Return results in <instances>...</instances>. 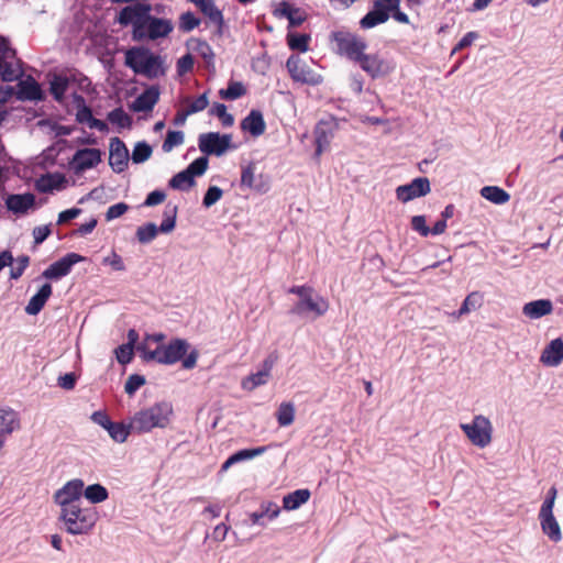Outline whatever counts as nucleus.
Segmentation results:
<instances>
[{
    "mask_svg": "<svg viewBox=\"0 0 563 563\" xmlns=\"http://www.w3.org/2000/svg\"><path fill=\"white\" fill-rule=\"evenodd\" d=\"M184 143V133L181 131H168L163 142L162 150L165 153Z\"/></svg>",
    "mask_w": 563,
    "mask_h": 563,
    "instance_id": "49",
    "label": "nucleus"
},
{
    "mask_svg": "<svg viewBox=\"0 0 563 563\" xmlns=\"http://www.w3.org/2000/svg\"><path fill=\"white\" fill-rule=\"evenodd\" d=\"M265 121L260 110H252L241 122V129L257 137L265 132Z\"/></svg>",
    "mask_w": 563,
    "mask_h": 563,
    "instance_id": "28",
    "label": "nucleus"
},
{
    "mask_svg": "<svg viewBox=\"0 0 563 563\" xmlns=\"http://www.w3.org/2000/svg\"><path fill=\"white\" fill-rule=\"evenodd\" d=\"M109 164L115 173L123 172L129 162V151L124 142L119 137L110 140Z\"/></svg>",
    "mask_w": 563,
    "mask_h": 563,
    "instance_id": "19",
    "label": "nucleus"
},
{
    "mask_svg": "<svg viewBox=\"0 0 563 563\" xmlns=\"http://www.w3.org/2000/svg\"><path fill=\"white\" fill-rule=\"evenodd\" d=\"M356 64L372 79L384 78L391 74L396 68V65L391 59L385 58L377 53L366 54L364 52Z\"/></svg>",
    "mask_w": 563,
    "mask_h": 563,
    "instance_id": "9",
    "label": "nucleus"
},
{
    "mask_svg": "<svg viewBox=\"0 0 563 563\" xmlns=\"http://www.w3.org/2000/svg\"><path fill=\"white\" fill-rule=\"evenodd\" d=\"M84 495L91 504L102 503L109 497L107 488L100 484L89 485L84 489Z\"/></svg>",
    "mask_w": 563,
    "mask_h": 563,
    "instance_id": "42",
    "label": "nucleus"
},
{
    "mask_svg": "<svg viewBox=\"0 0 563 563\" xmlns=\"http://www.w3.org/2000/svg\"><path fill=\"white\" fill-rule=\"evenodd\" d=\"M15 49L2 38L0 41V77L3 81H14L22 76L20 60H15Z\"/></svg>",
    "mask_w": 563,
    "mask_h": 563,
    "instance_id": "10",
    "label": "nucleus"
},
{
    "mask_svg": "<svg viewBox=\"0 0 563 563\" xmlns=\"http://www.w3.org/2000/svg\"><path fill=\"white\" fill-rule=\"evenodd\" d=\"M181 102L184 104H187L186 108H184L187 113L190 115L200 111H203L209 106V98L208 92H203L196 99H191L190 97H185Z\"/></svg>",
    "mask_w": 563,
    "mask_h": 563,
    "instance_id": "41",
    "label": "nucleus"
},
{
    "mask_svg": "<svg viewBox=\"0 0 563 563\" xmlns=\"http://www.w3.org/2000/svg\"><path fill=\"white\" fill-rule=\"evenodd\" d=\"M287 70L296 82L317 86L322 82L321 75L310 69L298 54H291L286 62Z\"/></svg>",
    "mask_w": 563,
    "mask_h": 563,
    "instance_id": "11",
    "label": "nucleus"
},
{
    "mask_svg": "<svg viewBox=\"0 0 563 563\" xmlns=\"http://www.w3.org/2000/svg\"><path fill=\"white\" fill-rule=\"evenodd\" d=\"M538 518L543 534L547 536L548 539L553 543L561 542L563 538L561 527L553 512L539 514Z\"/></svg>",
    "mask_w": 563,
    "mask_h": 563,
    "instance_id": "22",
    "label": "nucleus"
},
{
    "mask_svg": "<svg viewBox=\"0 0 563 563\" xmlns=\"http://www.w3.org/2000/svg\"><path fill=\"white\" fill-rule=\"evenodd\" d=\"M396 8L397 0H374L372 9L360 20L361 29L368 30L387 22L391 9Z\"/></svg>",
    "mask_w": 563,
    "mask_h": 563,
    "instance_id": "12",
    "label": "nucleus"
},
{
    "mask_svg": "<svg viewBox=\"0 0 563 563\" xmlns=\"http://www.w3.org/2000/svg\"><path fill=\"white\" fill-rule=\"evenodd\" d=\"M311 496L307 488H300L284 496V510H295L306 504Z\"/></svg>",
    "mask_w": 563,
    "mask_h": 563,
    "instance_id": "34",
    "label": "nucleus"
},
{
    "mask_svg": "<svg viewBox=\"0 0 563 563\" xmlns=\"http://www.w3.org/2000/svg\"><path fill=\"white\" fill-rule=\"evenodd\" d=\"M18 88L16 98L19 100H41L43 98L41 86L32 77L21 80Z\"/></svg>",
    "mask_w": 563,
    "mask_h": 563,
    "instance_id": "30",
    "label": "nucleus"
},
{
    "mask_svg": "<svg viewBox=\"0 0 563 563\" xmlns=\"http://www.w3.org/2000/svg\"><path fill=\"white\" fill-rule=\"evenodd\" d=\"M52 233L51 224L35 227L32 231L34 238V244L38 245L43 243Z\"/></svg>",
    "mask_w": 563,
    "mask_h": 563,
    "instance_id": "62",
    "label": "nucleus"
},
{
    "mask_svg": "<svg viewBox=\"0 0 563 563\" xmlns=\"http://www.w3.org/2000/svg\"><path fill=\"white\" fill-rule=\"evenodd\" d=\"M129 210V206L124 202L112 205L108 208L106 213L107 221H111L123 216Z\"/></svg>",
    "mask_w": 563,
    "mask_h": 563,
    "instance_id": "61",
    "label": "nucleus"
},
{
    "mask_svg": "<svg viewBox=\"0 0 563 563\" xmlns=\"http://www.w3.org/2000/svg\"><path fill=\"white\" fill-rule=\"evenodd\" d=\"M481 196L496 205H504L510 200V195L506 190L497 186L483 187L481 189Z\"/></svg>",
    "mask_w": 563,
    "mask_h": 563,
    "instance_id": "38",
    "label": "nucleus"
},
{
    "mask_svg": "<svg viewBox=\"0 0 563 563\" xmlns=\"http://www.w3.org/2000/svg\"><path fill=\"white\" fill-rule=\"evenodd\" d=\"M230 134H219L218 132H209L199 135V150L206 155H223L231 145Z\"/></svg>",
    "mask_w": 563,
    "mask_h": 563,
    "instance_id": "13",
    "label": "nucleus"
},
{
    "mask_svg": "<svg viewBox=\"0 0 563 563\" xmlns=\"http://www.w3.org/2000/svg\"><path fill=\"white\" fill-rule=\"evenodd\" d=\"M145 384V378L142 375L139 374H132L128 377L125 385H124V391L132 396L135 394V391L141 388Z\"/></svg>",
    "mask_w": 563,
    "mask_h": 563,
    "instance_id": "55",
    "label": "nucleus"
},
{
    "mask_svg": "<svg viewBox=\"0 0 563 563\" xmlns=\"http://www.w3.org/2000/svg\"><path fill=\"white\" fill-rule=\"evenodd\" d=\"M286 42L289 49L294 54L306 53L310 48L311 34L310 32H298L296 30H288L286 34Z\"/></svg>",
    "mask_w": 563,
    "mask_h": 563,
    "instance_id": "25",
    "label": "nucleus"
},
{
    "mask_svg": "<svg viewBox=\"0 0 563 563\" xmlns=\"http://www.w3.org/2000/svg\"><path fill=\"white\" fill-rule=\"evenodd\" d=\"M478 37L476 32H467L454 46L452 53H456L472 45V43Z\"/></svg>",
    "mask_w": 563,
    "mask_h": 563,
    "instance_id": "64",
    "label": "nucleus"
},
{
    "mask_svg": "<svg viewBox=\"0 0 563 563\" xmlns=\"http://www.w3.org/2000/svg\"><path fill=\"white\" fill-rule=\"evenodd\" d=\"M430 181L427 177H418L406 185L396 188V197L401 202H408L415 198L423 197L430 192Z\"/></svg>",
    "mask_w": 563,
    "mask_h": 563,
    "instance_id": "16",
    "label": "nucleus"
},
{
    "mask_svg": "<svg viewBox=\"0 0 563 563\" xmlns=\"http://www.w3.org/2000/svg\"><path fill=\"white\" fill-rule=\"evenodd\" d=\"M195 59L190 53L185 54L177 60V74L184 76L194 69Z\"/></svg>",
    "mask_w": 563,
    "mask_h": 563,
    "instance_id": "57",
    "label": "nucleus"
},
{
    "mask_svg": "<svg viewBox=\"0 0 563 563\" xmlns=\"http://www.w3.org/2000/svg\"><path fill=\"white\" fill-rule=\"evenodd\" d=\"M460 428L475 446L483 449L492 442L493 424L490 420L483 415L474 416L472 422L461 423Z\"/></svg>",
    "mask_w": 563,
    "mask_h": 563,
    "instance_id": "7",
    "label": "nucleus"
},
{
    "mask_svg": "<svg viewBox=\"0 0 563 563\" xmlns=\"http://www.w3.org/2000/svg\"><path fill=\"white\" fill-rule=\"evenodd\" d=\"M482 295L477 291L471 292L464 299L461 308L457 311V317L470 313L472 310H476L482 305Z\"/></svg>",
    "mask_w": 563,
    "mask_h": 563,
    "instance_id": "45",
    "label": "nucleus"
},
{
    "mask_svg": "<svg viewBox=\"0 0 563 563\" xmlns=\"http://www.w3.org/2000/svg\"><path fill=\"white\" fill-rule=\"evenodd\" d=\"M152 155V147L145 142H139L133 150L132 159L134 163H143Z\"/></svg>",
    "mask_w": 563,
    "mask_h": 563,
    "instance_id": "51",
    "label": "nucleus"
},
{
    "mask_svg": "<svg viewBox=\"0 0 563 563\" xmlns=\"http://www.w3.org/2000/svg\"><path fill=\"white\" fill-rule=\"evenodd\" d=\"M107 119L109 122L120 128H130L132 124L131 117L121 107L110 111Z\"/></svg>",
    "mask_w": 563,
    "mask_h": 563,
    "instance_id": "46",
    "label": "nucleus"
},
{
    "mask_svg": "<svg viewBox=\"0 0 563 563\" xmlns=\"http://www.w3.org/2000/svg\"><path fill=\"white\" fill-rule=\"evenodd\" d=\"M158 231L159 230L155 223H146L145 225L137 228L136 238L141 243H148L157 236Z\"/></svg>",
    "mask_w": 563,
    "mask_h": 563,
    "instance_id": "48",
    "label": "nucleus"
},
{
    "mask_svg": "<svg viewBox=\"0 0 563 563\" xmlns=\"http://www.w3.org/2000/svg\"><path fill=\"white\" fill-rule=\"evenodd\" d=\"M165 339L164 333L146 334L136 346V351L146 362L173 365L187 354L189 344L184 339H173L164 343Z\"/></svg>",
    "mask_w": 563,
    "mask_h": 563,
    "instance_id": "2",
    "label": "nucleus"
},
{
    "mask_svg": "<svg viewBox=\"0 0 563 563\" xmlns=\"http://www.w3.org/2000/svg\"><path fill=\"white\" fill-rule=\"evenodd\" d=\"M284 18L288 21L287 31L295 30L307 21L308 13L305 9L298 8L290 2L284 1Z\"/></svg>",
    "mask_w": 563,
    "mask_h": 563,
    "instance_id": "31",
    "label": "nucleus"
},
{
    "mask_svg": "<svg viewBox=\"0 0 563 563\" xmlns=\"http://www.w3.org/2000/svg\"><path fill=\"white\" fill-rule=\"evenodd\" d=\"M70 79L69 77L62 75V74H55L53 75L51 81H49V92L53 96V98L60 102L63 101L65 93L68 89Z\"/></svg>",
    "mask_w": 563,
    "mask_h": 563,
    "instance_id": "35",
    "label": "nucleus"
},
{
    "mask_svg": "<svg viewBox=\"0 0 563 563\" xmlns=\"http://www.w3.org/2000/svg\"><path fill=\"white\" fill-rule=\"evenodd\" d=\"M246 93L244 85L240 81H231L227 89H221L219 95L225 100H235Z\"/></svg>",
    "mask_w": 563,
    "mask_h": 563,
    "instance_id": "44",
    "label": "nucleus"
},
{
    "mask_svg": "<svg viewBox=\"0 0 563 563\" xmlns=\"http://www.w3.org/2000/svg\"><path fill=\"white\" fill-rule=\"evenodd\" d=\"M274 361L267 358L264 361L263 368L253 373L242 379L241 386L244 390L252 391L256 387L267 383L269 372L273 367Z\"/></svg>",
    "mask_w": 563,
    "mask_h": 563,
    "instance_id": "23",
    "label": "nucleus"
},
{
    "mask_svg": "<svg viewBox=\"0 0 563 563\" xmlns=\"http://www.w3.org/2000/svg\"><path fill=\"white\" fill-rule=\"evenodd\" d=\"M223 191L221 188L217 186H210L203 197L202 203L205 207L209 208L214 205L218 200L221 199Z\"/></svg>",
    "mask_w": 563,
    "mask_h": 563,
    "instance_id": "58",
    "label": "nucleus"
},
{
    "mask_svg": "<svg viewBox=\"0 0 563 563\" xmlns=\"http://www.w3.org/2000/svg\"><path fill=\"white\" fill-rule=\"evenodd\" d=\"M159 100V90L157 87L152 86L139 95L131 104L134 112L152 111Z\"/></svg>",
    "mask_w": 563,
    "mask_h": 563,
    "instance_id": "20",
    "label": "nucleus"
},
{
    "mask_svg": "<svg viewBox=\"0 0 563 563\" xmlns=\"http://www.w3.org/2000/svg\"><path fill=\"white\" fill-rule=\"evenodd\" d=\"M332 38L336 45L338 53L354 63H357L367 48V43L364 38L346 31L333 32Z\"/></svg>",
    "mask_w": 563,
    "mask_h": 563,
    "instance_id": "8",
    "label": "nucleus"
},
{
    "mask_svg": "<svg viewBox=\"0 0 563 563\" xmlns=\"http://www.w3.org/2000/svg\"><path fill=\"white\" fill-rule=\"evenodd\" d=\"M52 292L53 288L51 284L46 283L42 285L38 291L29 300L25 307V312L30 316H36L40 313L48 298L52 296Z\"/></svg>",
    "mask_w": 563,
    "mask_h": 563,
    "instance_id": "26",
    "label": "nucleus"
},
{
    "mask_svg": "<svg viewBox=\"0 0 563 563\" xmlns=\"http://www.w3.org/2000/svg\"><path fill=\"white\" fill-rule=\"evenodd\" d=\"M563 361V340H552L542 351L540 362L545 366H558Z\"/></svg>",
    "mask_w": 563,
    "mask_h": 563,
    "instance_id": "21",
    "label": "nucleus"
},
{
    "mask_svg": "<svg viewBox=\"0 0 563 563\" xmlns=\"http://www.w3.org/2000/svg\"><path fill=\"white\" fill-rule=\"evenodd\" d=\"M198 9L209 20L211 24L216 25L217 34L222 35L224 18L222 11L216 7L214 0L206 2L205 4L198 7Z\"/></svg>",
    "mask_w": 563,
    "mask_h": 563,
    "instance_id": "33",
    "label": "nucleus"
},
{
    "mask_svg": "<svg viewBox=\"0 0 563 563\" xmlns=\"http://www.w3.org/2000/svg\"><path fill=\"white\" fill-rule=\"evenodd\" d=\"M411 228L417 231L421 236H428L431 232L426 223L424 216H415L411 218Z\"/></svg>",
    "mask_w": 563,
    "mask_h": 563,
    "instance_id": "60",
    "label": "nucleus"
},
{
    "mask_svg": "<svg viewBox=\"0 0 563 563\" xmlns=\"http://www.w3.org/2000/svg\"><path fill=\"white\" fill-rule=\"evenodd\" d=\"M84 256L77 253H68L60 260L51 264L44 272L43 277L46 279H59L66 275H68L71 271V267L84 261Z\"/></svg>",
    "mask_w": 563,
    "mask_h": 563,
    "instance_id": "18",
    "label": "nucleus"
},
{
    "mask_svg": "<svg viewBox=\"0 0 563 563\" xmlns=\"http://www.w3.org/2000/svg\"><path fill=\"white\" fill-rule=\"evenodd\" d=\"M195 185L194 177L188 173L187 169L179 172L169 180V186L173 189L186 190Z\"/></svg>",
    "mask_w": 563,
    "mask_h": 563,
    "instance_id": "43",
    "label": "nucleus"
},
{
    "mask_svg": "<svg viewBox=\"0 0 563 563\" xmlns=\"http://www.w3.org/2000/svg\"><path fill=\"white\" fill-rule=\"evenodd\" d=\"M65 183V177L60 174H47L41 177L36 183V188L41 192H52L53 190L62 189Z\"/></svg>",
    "mask_w": 563,
    "mask_h": 563,
    "instance_id": "36",
    "label": "nucleus"
},
{
    "mask_svg": "<svg viewBox=\"0 0 563 563\" xmlns=\"http://www.w3.org/2000/svg\"><path fill=\"white\" fill-rule=\"evenodd\" d=\"M280 507L273 501H266L261 505L260 510L250 514L252 525L265 526L278 517Z\"/></svg>",
    "mask_w": 563,
    "mask_h": 563,
    "instance_id": "24",
    "label": "nucleus"
},
{
    "mask_svg": "<svg viewBox=\"0 0 563 563\" xmlns=\"http://www.w3.org/2000/svg\"><path fill=\"white\" fill-rule=\"evenodd\" d=\"M241 186L254 188L260 192H265L268 190V185L264 183H255L254 167L252 165H249L247 167L243 168L241 175Z\"/></svg>",
    "mask_w": 563,
    "mask_h": 563,
    "instance_id": "40",
    "label": "nucleus"
},
{
    "mask_svg": "<svg viewBox=\"0 0 563 563\" xmlns=\"http://www.w3.org/2000/svg\"><path fill=\"white\" fill-rule=\"evenodd\" d=\"M30 265V257L27 255H21L15 260V266L11 267L10 271V278L11 279H19L24 271Z\"/></svg>",
    "mask_w": 563,
    "mask_h": 563,
    "instance_id": "56",
    "label": "nucleus"
},
{
    "mask_svg": "<svg viewBox=\"0 0 563 563\" xmlns=\"http://www.w3.org/2000/svg\"><path fill=\"white\" fill-rule=\"evenodd\" d=\"M75 100L79 104V108H78V111L76 114L77 121L80 123H84V122L89 123V121L93 117L91 109L88 106H86L84 97L77 95V96H75Z\"/></svg>",
    "mask_w": 563,
    "mask_h": 563,
    "instance_id": "53",
    "label": "nucleus"
},
{
    "mask_svg": "<svg viewBox=\"0 0 563 563\" xmlns=\"http://www.w3.org/2000/svg\"><path fill=\"white\" fill-rule=\"evenodd\" d=\"M106 430L111 439L119 443L124 442L129 434L133 432L132 428H130V422L125 424L123 422L110 421Z\"/></svg>",
    "mask_w": 563,
    "mask_h": 563,
    "instance_id": "39",
    "label": "nucleus"
},
{
    "mask_svg": "<svg viewBox=\"0 0 563 563\" xmlns=\"http://www.w3.org/2000/svg\"><path fill=\"white\" fill-rule=\"evenodd\" d=\"M139 341V333L134 329L128 331V343L118 346L114 350L117 360L120 364L125 365L130 363L134 355V347H136Z\"/></svg>",
    "mask_w": 563,
    "mask_h": 563,
    "instance_id": "27",
    "label": "nucleus"
},
{
    "mask_svg": "<svg viewBox=\"0 0 563 563\" xmlns=\"http://www.w3.org/2000/svg\"><path fill=\"white\" fill-rule=\"evenodd\" d=\"M150 11L151 7L144 3L126 5L120 11L118 22L133 26L134 41H155L168 36L174 30L172 21L153 16Z\"/></svg>",
    "mask_w": 563,
    "mask_h": 563,
    "instance_id": "1",
    "label": "nucleus"
},
{
    "mask_svg": "<svg viewBox=\"0 0 563 563\" xmlns=\"http://www.w3.org/2000/svg\"><path fill=\"white\" fill-rule=\"evenodd\" d=\"M101 161V152L98 148L78 150L70 161V168L79 175L87 169L93 168Z\"/></svg>",
    "mask_w": 563,
    "mask_h": 563,
    "instance_id": "17",
    "label": "nucleus"
},
{
    "mask_svg": "<svg viewBox=\"0 0 563 563\" xmlns=\"http://www.w3.org/2000/svg\"><path fill=\"white\" fill-rule=\"evenodd\" d=\"M265 451H266L265 446H260V448H256V449L240 450V451H238V452H235L234 454L231 455V461H235V463H239V462H242V461H245V460L253 459V457H255L257 455H261Z\"/></svg>",
    "mask_w": 563,
    "mask_h": 563,
    "instance_id": "52",
    "label": "nucleus"
},
{
    "mask_svg": "<svg viewBox=\"0 0 563 563\" xmlns=\"http://www.w3.org/2000/svg\"><path fill=\"white\" fill-rule=\"evenodd\" d=\"M173 407L169 402H156L153 406L141 409L130 420L133 433H146L155 428L164 429L169 424Z\"/></svg>",
    "mask_w": 563,
    "mask_h": 563,
    "instance_id": "4",
    "label": "nucleus"
},
{
    "mask_svg": "<svg viewBox=\"0 0 563 563\" xmlns=\"http://www.w3.org/2000/svg\"><path fill=\"white\" fill-rule=\"evenodd\" d=\"M125 65L135 74L148 79L165 75L164 62L159 55L151 53L144 47H133L125 53Z\"/></svg>",
    "mask_w": 563,
    "mask_h": 563,
    "instance_id": "6",
    "label": "nucleus"
},
{
    "mask_svg": "<svg viewBox=\"0 0 563 563\" xmlns=\"http://www.w3.org/2000/svg\"><path fill=\"white\" fill-rule=\"evenodd\" d=\"M59 520L70 534H87L98 521V511L95 507H82L81 504L60 508Z\"/></svg>",
    "mask_w": 563,
    "mask_h": 563,
    "instance_id": "5",
    "label": "nucleus"
},
{
    "mask_svg": "<svg viewBox=\"0 0 563 563\" xmlns=\"http://www.w3.org/2000/svg\"><path fill=\"white\" fill-rule=\"evenodd\" d=\"M209 114L219 118L223 126H232L234 123L233 115L227 111V107L223 103H214L209 110Z\"/></svg>",
    "mask_w": 563,
    "mask_h": 563,
    "instance_id": "47",
    "label": "nucleus"
},
{
    "mask_svg": "<svg viewBox=\"0 0 563 563\" xmlns=\"http://www.w3.org/2000/svg\"><path fill=\"white\" fill-rule=\"evenodd\" d=\"M19 427L16 413L11 409L0 408V437L11 434Z\"/></svg>",
    "mask_w": 563,
    "mask_h": 563,
    "instance_id": "37",
    "label": "nucleus"
},
{
    "mask_svg": "<svg viewBox=\"0 0 563 563\" xmlns=\"http://www.w3.org/2000/svg\"><path fill=\"white\" fill-rule=\"evenodd\" d=\"M338 130V121L333 117L320 120L314 128V156L319 157L330 146Z\"/></svg>",
    "mask_w": 563,
    "mask_h": 563,
    "instance_id": "14",
    "label": "nucleus"
},
{
    "mask_svg": "<svg viewBox=\"0 0 563 563\" xmlns=\"http://www.w3.org/2000/svg\"><path fill=\"white\" fill-rule=\"evenodd\" d=\"M558 490L554 486H552L547 494L544 501L541 505L539 514H550L553 512L554 503L556 499Z\"/></svg>",
    "mask_w": 563,
    "mask_h": 563,
    "instance_id": "59",
    "label": "nucleus"
},
{
    "mask_svg": "<svg viewBox=\"0 0 563 563\" xmlns=\"http://www.w3.org/2000/svg\"><path fill=\"white\" fill-rule=\"evenodd\" d=\"M200 19L197 18L192 12H184L179 16V30L183 32H190L200 24Z\"/></svg>",
    "mask_w": 563,
    "mask_h": 563,
    "instance_id": "50",
    "label": "nucleus"
},
{
    "mask_svg": "<svg viewBox=\"0 0 563 563\" xmlns=\"http://www.w3.org/2000/svg\"><path fill=\"white\" fill-rule=\"evenodd\" d=\"M553 311V303L550 299H538L527 302L522 313L530 319H540Z\"/></svg>",
    "mask_w": 563,
    "mask_h": 563,
    "instance_id": "29",
    "label": "nucleus"
},
{
    "mask_svg": "<svg viewBox=\"0 0 563 563\" xmlns=\"http://www.w3.org/2000/svg\"><path fill=\"white\" fill-rule=\"evenodd\" d=\"M289 291L298 295V300L292 305L289 313L306 322L317 320L324 316L329 309V301L316 294L310 287H294Z\"/></svg>",
    "mask_w": 563,
    "mask_h": 563,
    "instance_id": "3",
    "label": "nucleus"
},
{
    "mask_svg": "<svg viewBox=\"0 0 563 563\" xmlns=\"http://www.w3.org/2000/svg\"><path fill=\"white\" fill-rule=\"evenodd\" d=\"M207 168L208 158L207 156H201L196 158L192 163H190L186 169L195 178L196 176L203 175Z\"/></svg>",
    "mask_w": 563,
    "mask_h": 563,
    "instance_id": "54",
    "label": "nucleus"
},
{
    "mask_svg": "<svg viewBox=\"0 0 563 563\" xmlns=\"http://www.w3.org/2000/svg\"><path fill=\"white\" fill-rule=\"evenodd\" d=\"M7 207L14 213H25L35 203L33 194L10 195L7 199Z\"/></svg>",
    "mask_w": 563,
    "mask_h": 563,
    "instance_id": "32",
    "label": "nucleus"
},
{
    "mask_svg": "<svg viewBox=\"0 0 563 563\" xmlns=\"http://www.w3.org/2000/svg\"><path fill=\"white\" fill-rule=\"evenodd\" d=\"M103 264L110 265L112 267V269L118 271V272L125 269V265H124L122 257L115 252H112V254L110 256L104 257Z\"/></svg>",
    "mask_w": 563,
    "mask_h": 563,
    "instance_id": "63",
    "label": "nucleus"
},
{
    "mask_svg": "<svg viewBox=\"0 0 563 563\" xmlns=\"http://www.w3.org/2000/svg\"><path fill=\"white\" fill-rule=\"evenodd\" d=\"M84 482L79 478L67 482L55 495V501L60 508L81 504V495L84 494Z\"/></svg>",
    "mask_w": 563,
    "mask_h": 563,
    "instance_id": "15",
    "label": "nucleus"
}]
</instances>
